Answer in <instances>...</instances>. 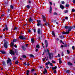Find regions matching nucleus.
<instances>
[{
	"mask_svg": "<svg viewBox=\"0 0 75 75\" xmlns=\"http://www.w3.org/2000/svg\"><path fill=\"white\" fill-rule=\"evenodd\" d=\"M68 65H72V64L70 62H69L68 63Z\"/></svg>",
	"mask_w": 75,
	"mask_h": 75,
	"instance_id": "obj_18",
	"label": "nucleus"
},
{
	"mask_svg": "<svg viewBox=\"0 0 75 75\" xmlns=\"http://www.w3.org/2000/svg\"><path fill=\"white\" fill-rule=\"evenodd\" d=\"M31 42L32 43V44H33V43L34 42V39H31Z\"/></svg>",
	"mask_w": 75,
	"mask_h": 75,
	"instance_id": "obj_20",
	"label": "nucleus"
},
{
	"mask_svg": "<svg viewBox=\"0 0 75 75\" xmlns=\"http://www.w3.org/2000/svg\"><path fill=\"white\" fill-rule=\"evenodd\" d=\"M54 15H57V13L56 12H54Z\"/></svg>",
	"mask_w": 75,
	"mask_h": 75,
	"instance_id": "obj_49",
	"label": "nucleus"
},
{
	"mask_svg": "<svg viewBox=\"0 0 75 75\" xmlns=\"http://www.w3.org/2000/svg\"><path fill=\"white\" fill-rule=\"evenodd\" d=\"M57 68V66L55 67H52V69L53 71H54V69H56Z\"/></svg>",
	"mask_w": 75,
	"mask_h": 75,
	"instance_id": "obj_12",
	"label": "nucleus"
},
{
	"mask_svg": "<svg viewBox=\"0 0 75 75\" xmlns=\"http://www.w3.org/2000/svg\"><path fill=\"white\" fill-rule=\"evenodd\" d=\"M64 28L65 29H68V30H66V32H63L62 33V34H69V31H71V30L72 29V26H65Z\"/></svg>",
	"mask_w": 75,
	"mask_h": 75,
	"instance_id": "obj_1",
	"label": "nucleus"
},
{
	"mask_svg": "<svg viewBox=\"0 0 75 75\" xmlns=\"http://www.w3.org/2000/svg\"><path fill=\"white\" fill-rule=\"evenodd\" d=\"M35 71V69H32L31 70V71L32 72H33V71Z\"/></svg>",
	"mask_w": 75,
	"mask_h": 75,
	"instance_id": "obj_45",
	"label": "nucleus"
},
{
	"mask_svg": "<svg viewBox=\"0 0 75 75\" xmlns=\"http://www.w3.org/2000/svg\"><path fill=\"white\" fill-rule=\"evenodd\" d=\"M50 65H51V66H53L52 64L50 63Z\"/></svg>",
	"mask_w": 75,
	"mask_h": 75,
	"instance_id": "obj_51",
	"label": "nucleus"
},
{
	"mask_svg": "<svg viewBox=\"0 0 75 75\" xmlns=\"http://www.w3.org/2000/svg\"><path fill=\"white\" fill-rule=\"evenodd\" d=\"M52 35H54V36H55V33H54V31H52Z\"/></svg>",
	"mask_w": 75,
	"mask_h": 75,
	"instance_id": "obj_25",
	"label": "nucleus"
},
{
	"mask_svg": "<svg viewBox=\"0 0 75 75\" xmlns=\"http://www.w3.org/2000/svg\"><path fill=\"white\" fill-rule=\"evenodd\" d=\"M8 31V28H7V25H5V28L4 29H3V30L4 31Z\"/></svg>",
	"mask_w": 75,
	"mask_h": 75,
	"instance_id": "obj_6",
	"label": "nucleus"
},
{
	"mask_svg": "<svg viewBox=\"0 0 75 75\" xmlns=\"http://www.w3.org/2000/svg\"><path fill=\"white\" fill-rule=\"evenodd\" d=\"M54 74H56V73H57V71L56 70L54 71Z\"/></svg>",
	"mask_w": 75,
	"mask_h": 75,
	"instance_id": "obj_55",
	"label": "nucleus"
},
{
	"mask_svg": "<svg viewBox=\"0 0 75 75\" xmlns=\"http://www.w3.org/2000/svg\"><path fill=\"white\" fill-rule=\"evenodd\" d=\"M60 8H62V9H63V8H64V6L62 5H60Z\"/></svg>",
	"mask_w": 75,
	"mask_h": 75,
	"instance_id": "obj_17",
	"label": "nucleus"
},
{
	"mask_svg": "<svg viewBox=\"0 0 75 75\" xmlns=\"http://www.w3.org/2000/svg\"><path fill=\"white\" fill-rule=\"evenodd\" d=\"M72 12H74V11H75V9H72Z\"/></svg>",
	"mask_w": 75,
	"mask_h": 75,
	"instance_id": "obj_40",
	"label": "nucleus"
},
{
	"mask_svg": "<svg viewBox=\"0 0 75 75\" xmlns=\"http://www.w3.org/2000/svg\"><path fill=\"white\" fill-rule=\"evenodd\" d=\"M64 13H68V10H66L64 11Z\"/></svg>",
	"mask_w": 75,
	"mask_h": 75,
	"instance_id": "obj_33",
	"label": "nucleus"
},
{
	"mask_svg": "<svg viewBox=\"0 0 75 75\" xmlns=\"http://www.w3.org/2000/svg\"><path fill=\"white\" fill-rule=\"evenodd\" d=\"M49 3H50V5H52V2H50Z\"/></svg>",
	"mask_w": 75,
	"mask_h": 75,
	"instance_id": "obj_59",
	"label": "nucleus"
},
{
	"mask_svg": "<svg viewBox=\"0 0 75 75\" xmlns=\"http://www.w3.org/2000/svg\"><path fill=\"white\" fill-rule=\"evenodd\" d=\"M66 20H67V19H68V17H66L65 18Z\"/></svg>",
	"mask_w": 75,
	"mask_h": 75,
	"instance_id": "obj_62",
	"label": "nucleus"
},
{
	"mask_svg": "<svg viewBox=\"0 0 75 75\" xmlns=\"http://www.w3.org/2000/svg\"><path fill=\"white\" fill-rule=\"evenodd\" d=\"M3 54H6V52H4V51L1 50L0 51Z\"/></svg>",
	"mask_w": 75,
	"mask_h": 75,
	"instance_id": "obj_15",
	"label": "nucleus"
},
{
	"mask_svg": "<svg viewBox=\"0 0 75 75\" xmlns=\"http://www.w3.org/2000/svg\"><path fill=\"white\" fill-rule=\"evenodd\" d=\"M10 7L12 9H13L14 8V7H13V5H11Z\"/></svg>",
	"mask_w": 75,
	"mask_h": 75,
	"instance_id": "obj_34",
	"label": "nucleus"
},
{
	"mask_svg": "<svg viewBox=\"0 0 75 75\" xmlns=\"http://www.w3.org/2000/svg\"><path fill=\"white\" fill-rule=\"evenodd\" d=\"M28 32L29 33H30V32H31V30H28Z\"/></svg>",
	"mask_w": 75,
	"mask_h": 75,
	"instance_id": "obj_58",
	"label": "nucleus"
},
{
	"mask_svg": "<svg viewBox=\"0 0 75 75\" xmlns=\"http://www.w3.org/2000/svg\"><path fill=\"white\" fill-rule=\"evenodd\" d=\"M7 44H8V42H6L4 44V46L5 48H7Z\"/></svg>",
	"mask_w": 75,
	"mask_h": 75,
	"instance_id": "obj_8",
	"label": "nucleus"
},
{
	"mask_svg": "<svg viewBox=\"0 0 75 75\" xmlns=\"http://www.w3.org/2000/svg\"><path fill=\"white\" fill-rule=\"evenodd\" d=\"M72 48L73 50H75V46H73L72 47Z\"/></svg>",
	"mask_w": 75,
	"mask_h": 75,
	"instance_id": "obj_43",
	"label": "nucleus"
},
{
	"mask_svg": "<svg viewBox=\"0 0 75 75\" xmlns=\"http://www.w3.org/2000/svg\"><path fill=\"white\" fill-rule=\"evenodd\" d=\"M42 17L43 18V20L44 22L45 25H47V23L46 22V18L44 16V15H42Z\"/></svg>",
	"mask_w": 75,
	"mask_h": 75,
	"instance_id": "obj_2",
	"label": "nucleus"
},
{
	"mask_svg": "<svg viewBox=\"0 0 75 75\" xmlns=\"http://www.w3.org/2000/svg\"><path fill=\"white\" fill-rule=\"evenodd\" d=\"M52 63H54V64H55V61H54V60H52Z\"/></svg>",
	"mask_w": 75,
	"mask_h": 75,
	"instance_id": "obj_41",
	"label": "nucleus"
},
{
	"mask_svg": "<svg viewBox=\"0 0 75 75\" xmlns=\"http://www.w3.org/2000/svg\"><path fill=\"white\" fill-rule=\"evenodd\" d=\"M14 43L13 42H11V46L12 47H13L14 46Z\"/></svg>",
	"mask_w": 75,
	"mask_h": 75,
	"instance_id": "obj_23",
	"label": "nucleus"
},
{
	"mask_svg": "<svg viewBox=\"0 0 75 75\" xmlns=\"http://www.w3.org/2000/svg\"><path fill=\"white\" fill-rule=\"evenodd\" d=\"M9 53L10 54H11V55H12H12H14L15 54V52H14L12 50H10Z\"/></svg>",
	"mask_w": 75,
	"mask_h": 75,
	"instance_id": "obj_5",
	"label": "nucleus"
},
{
	"mask_svg": "<svg viewBox=\"0 0 75 75\" xmlns=\"http://www.w3.org/2000/svg\"><path fill=\"white\" fill-rule=\"evenodd\" d=\"M49 57L50 59H52L53 57V55H52V53H50L49 56Z\"/></svg>",
	"mask_w": 75,
	"mask_h": 75,
	"instance_id": "obj_4",
	"label": "nucleus"
},
{
	"mask_svg": "<svg viewBox=\"0 0 75 75\" xmlns=\"http://www.w3.org/2000/svg\"><path fill=\"white\" fill-rule=\"evenodd\" d=\"M62 56H64V54H63V52H62Z\"/></svg>",
	"mask_w": 75,
	"mask_h": 75,
	"instance_id": "obj_61",
	"label": "nucleus"
},
{
	"mask_svg": "<svg viewBox=\"0 0 75 75\" xmlns=\"http://www.w3.org/2000/svg\"><path fill=\"white\" fill-rule=\"evenodd\" d=\"M14 46V47H15V48H17V45H15Z\"/></svg>",
	"mask_w": 75,
	"mask_h": 75,
	"instance_id": "obj_54",
	"label": "nucleus"
},
{
	"mask_svg": "<svg viewBox=\"0 0 75 75\" xmlns=\"http://www.w3.org/2000/svg\"><path fill=\"white\" fill-rule=\"evenodd\" d=\"M66 7H69V5L68 4H66Z\"/></svg>",
	"mask_w": 75,
	"mask_h": 75,
	"instance_id": "obj_30",
	"label": "nucleus"
},
{
	"mask_svg": "<svg viewBox=\"0 0 75 75\" xmlns=\"http://www.w3.org/2000/svg\"><path fill=\"white\" fill-rule=\"evenodd\" d=\"M38 26H40V25H42L41 23H38L37 24Z\"/></svg>",
	"mask_w": 75,
	"mask_h": 75,
	"instance_id": "obj_21",
	"label": "nucleus"
},
{
	"mask_svg": "<svg viewBox=\"0 0 75 75\" xmlns=\"http://www.w3.org/2000/svg\"><path fill=\"white\" fill-rule=\"evenodd\" d=\"M47 70H46V69H45L44 71L43 72V73L44 74H45V73H47Z\"/></svg>",
	"mask_w": 75,
	"mask_h": 75,
	"instance_id": "obj_14",
	"label": "nucleus"
},
{
	"mask_svg": "<svg viewBox=\"0 0 75 75\" xmlns=\"http://www.w3.org/2000/svg\"><path fill=\"white\" fill-rule=\"evenodd\" d=\"M50 62L49 61L48 62L46 63L45 65H48V64L50 65Z\"/></svg>",
	"mask_w": 75,
	"mask_h": 75,
	"instance_id": "obj_19",
	"label": "nucleus"
},
{
	"mask_svg": "<svg viewBox=\"0 0 75 75\" xmlns=\"http://www.w3.org/2000/svg\"><path fill=\"white\" fill-rule=\"evenodd\" d=\"M67 52L68 54H69L70 53V51H69V50H67Z\"/></svg>",
	"mask_w": 75,
	"mask_h": 75,
	"instance_id": "obj_37",
	"label": "nucleus"
},
{
	"mask_svg": "<svg viewBox=\"0 0 75 75\" xmlns=\"http://www.w3.org/2000/svg\"><path fill=\"white\" fill-rule=\"evenodd\" d=\"M45 42L46 44V47H48V42H47V41L46 40H45Z\"/></svg>",
	"mask_w": 75,
	"mask_h": 75,
	"instance_id": "obj_11",
	"label": "nucleus"
},
{
	"mask_svg": "<svg viewBox=\"0 0 75 75\" xmlns=\"http://www.w3.org/2000/svg\"><path fill=\"white\" fill-rule=\"evenodd\" d=\"M18 63V61H16L15 62V64H17Z\"/></svg>",
	"mask_w": 75,
	"mask_h": 75,
	"instance_id": "obj_36",
	"label": "nucleus"
},
{
	"mask_svg": "<svg viewBox=\"0 0 75 75\" xmlns=\"http://www.w3.org/2000/svg\"><path fill=\"white\" fill-rule=\"evenodd\" d=\"M47 51L48 52V54H49V50H48V49H47Z\"/></svg>",
	"mask_w": 75,
	"mask_h": 75,
	"instance_id": "obj_46",
	"label": "nucleus"
},
{
	"mask_svg": "<svg viewBox=\"0 0 75 75\" xmlns=\"http://www.w3.org/2000/svg\"><path fill=\"white\" fill-rule=\"evenodd\" d=\"M3 65L4 67H6V62H4V61H3Z\"/></svg>",
	"mask_w": 75,
	"mask_h": 75,
	"instance_id": "obj_9",
	"label": "nucleus"
},
{
	"mask_svg": "<svg viewBox=\"0 0 75 75\" xmlns=\"http://www.w3.org/2000/svg\"><path fill=\"white\" fill-rule=\"evenodd\" d=\"M16 59V57H14L13 58V60H14V59Z\"/></svg>",
	"mask_w": 75,
	"mask_h": 75,
	"instance_id": "obj_47",
	"label": "nucleus"
},
{
	"mask_svg": "<svg viewBox=\"0 0 75 75\" xmlns=\"http://www.w3.org/2000/svg\"><path fill=\"white\" fill-rule=\"evenodd\" d=\"M61 3L62 4H65V2H64V1H62L61 2Z\"/></svg>",
	"mask_w": 75,
	"mask_h": 75,
	"instance_id": "obj_35",
	"label": "nucleus"
},
{
	"mask_svg": "<svg viewBox=\"0 0 75 75\" xmlns=\"http://www.w3.org/2000/svg\"><path fill=\"white\" fill-rule=\"evenodd\" d=\"M27 8H30V6L27 5Z\"/></svg>",
	"mask_w": 75,
	"mask_h": 75,
	"instance_id": "obj_38",
	"label": "nucleus"
},
{
	"mask_svg": "<svg viewBox=\"0 0 75 75\" xmlns=\"http://www.w3.org/2000/svg\"><path fill=\"white\" fill-rule=\"evenodd\" d=\"M36 48H40V46L38 45H36Z\"/></svg>",
	"mask_w": 75,
	"mask_h": 75,
	"instance_id": "obj_32",
	"label": "nucleus"
},
{
	"mask_svg": "<svg viewBox=\"0 0 75 75\" xmlns=\"http://www.w3.org/2000/svg\"><path fill=\"white\" fill-rule=\"evenodd\" d=\"M59 37L61 38H62V39L64 38V36H59Z\"/></svg>",
	"mask_w": 75,
	"mask_h": 75,
	"instance_id": "obj_26",
	"label": "nucleus"
},
{
	"mask_svg": "<svg viewBox=\"0 0 75 75\" xmlns=\"http://www.w3.org/2000/svg\"><path fill=\"white\" fill-rule=\"evenodd\" d=\"M29 72H30V71L29 70L27 71V75H28L29 74Z\"/></svg>",
	"mask_w": 75,
	"mask_h": 75,
	"instance_id": "obj_29",
	"label": "nucleus"
},
{
	"mask_svg": "<svg viewBox=\"0 0 75 75\" xmlns=\"http://www.w3.org/2000/svg\"><path fill=\"white\" fill-rule=\"evenodd\" d=\"M72 27V28L74 29L75 28V25H74Z\"/></svg>",
	"mask_w": 75,
	"mask_h": 75,
	"instance_id": "obj_50",
	"label": "nucleus"
},
{
	"mask_svg": "<svg viewBox=\"0 0 75 75\" xmlns=\"http://www.w3.org/2000/svg\"><path fill=\"white\" fill-rule=\"evenodd\" d=\"M59 64H61L62 63V61H59Z\"/></svg>",
	"mask_w": 75,
	"mask_h": 75,
	"instance_id": "obj_52",
	"label": "nucleus"
},
{
	"mask_svg": "<svg viewBox=\"0 0 75 75\" xmlns=\"http://www.w3.org/2000/svg\"><path fill=\"white\" fill-rule=\"evenodd\" d=\"M61 58H59V61H61Z\"/></svg>",
	"mask_w": 75,
	"mask_h": 75,
	"instance_id": "obj_57",
	"label": "nucleus"
},
{
	"mask_svg": "<svg viewBox=\"0 0 75 75\" xmlns=\"http://www.w3.org/2000/svg\"><path fill=\"white\" fill-rule=\"evenodd\" d=\"M73 3H74V4L75 3V0H73Z\"/></svg>",
	"mask_w": 75,
	"mask_h": 75,
	"instance_id": "obj_48",
	"label": "nucleus"
},
{
	"mask_svg": "<svg viewBox=\"0 0 75 75\" xmlns=\"http://www.w3.org/2000/svg\"><path fill=\"white\" fill-rule=\"evenodd\" d=\"M58 56L59 57H60V54H58Z\"/></svg>",
	"mask_w": 75,
	"mask_h": 75,
	"instance_id": "obj_60",
	"label": "nucleus"
},
{
	"mask_svg": "<svg viewBox=\"0 0 75 75\" xmlns=\"http://www.w3.org/2000/svg\"><path fill=\"white\" fill-rule=\"evenodd\" d=\"M30 57H32V58H34V56L33 54H30Z\"/></svg>",
	"mask_w": 75,
	"mask_h": 75,
	"instance_id": "obj_24",
	"label": "nucleus"
},
{
	"mask_svg": "<svg viewBox=\"0 0 75 75\" xmlns=\"http://www.w3.org/2000/svg\"><path fill=\"white\" fill-rule=\"evenodd\" d=\"M29 22H32V21H33V20L30 18L29 20Z\"/></svg>",
	"mask_w": 75,
	"mask_h": 75,
	"instance_id": "obj_28",
	"label": "nucleus"
},
{
	"mask_svg": "<svg viewBox=\"0 0 75 75\" xmlns=\"http://www.w3.org/2000/svg\"><path fill=\"white\" fill-rule=\"evenodd\" d=\"M16 41H17V39H14L13 40V42H16Z\"/></svg>",
	"mask_w": 75,
	"mask_h": 75,
	"instance_id": "obj_27",
	"label": "nucleus"
},
{
	"mask_svg": "<svg viewBox=\"0 0 75 75\" xmlns=\"http://www.w3.org/2000/svg\"><path fill=\"white\" fill-rule=\"evenodd\" d=\"M33 31H34V33H35V32H36V29H34Z\"/></svg>",
	"mask_w": 75,
	"mask_h": 75,
	"instance_id": "obj_42",
	"label": "nucleus"
},
{
	"mask_svg": "<svg viewBox=\"0 0 75 75\" xmlns=\"http://www.w3.org/2000/svg\"><path fill=\"white\" fill-rule=\"evenodd\" d=\"M19 38L22 40H25V37L22 36H19Z\"/></svg>",
	"mask_w": 75,
	"mask_h": 75,
	"instance_id": "obj_7",
	"label": "nucleus"
},
{
	"mask_svg": "<svg viewBox=\"0 0 75 75\" xmlns=\"http://www.w3.org/2000/svg\"><path fill=\"white\" fill-rule=\"evenodd\" d=\"M23 58H26V56L24 55L23 56Z\"/></svg>",
	"mask_w": 75,
	"mask_h": 75,
	"instance_id": "obj_44",
	"label": "nucleus"
},
{
	"mask_svg": "<svg viewBox=\"0 0 75 75\" xmlns=\"http://www.w3.org/2000/svg\"><path fill=\"white\" fill-rule=\"evenodd\" d=\"M51 11H52V7L50 6V11H49V12L50 13H51Z\"/></svg>",
	"mask_w": 75,
	"mask_h": 75,
	"instance_id": "obj_13",
	"label": "nucleus"
},
{
	"mask_svg": "<svg viewBox=\"0 0 75 75\" xmlns=\"http://www.w3.org/2000/svg\"><path fill=\"white\" fill-rule=\"evenodd\" d=\"M38 49H36L35 50V51L36 52H37V51H38Z\"/></svg>",
	"mask_w": 75,
	"mask_h": 75,
	"instance_id": "obj_56",
	"label": "nucleus"
},
{
	"mask_svg": "<svg viewBox=\"0 0 75 75\" xmlns=\"http://www.w3.org/2000/svg\"><path fill=\"white\" fill-rule=\"evenodd\" d=\"M38 34H40L41 33V29L38 28Z\"/></svg>",
	"mask_w": 75,
	"mask_h": 75,
	"instance_id": "obj_10",
	"label": "nucleus"
},
{
	"mask_svg": "<svg viewBox=\"0 0 75 75\" xmlns=\"http://www.w3.org/2000/svg\"><path fill=\"white\" fill-rule=\"evenodd\" d=\"M24 65H27V64L26 63V62L24 63Z\"/></svg>",
	"mask_w": 75,
	"mask_h": 75,
	"instance_id": "obj_53",
	"label": "nucleus"
},
{
	"mask_svg": "<svg viewBox=\"0 0 75 75\" xmlns=\"http://www.w3.org/2000/svg\"><path fill=\"white\" fill-rule=\"evenodd\" d=\"M10 11H11V10H10V9H8V11H7V13H9V12H10Z\"/></svg>",
	"mask_w": 75,
	"mask_h": 75,
	"instance_id": "obj_31",
	"label": "nucleus"
},
{
	"mask_svg": "<svg viewBox=\"0 0 75 75\" xmlns=\"http://www.w3.org/2000/svg\"><path fill=\"white\" fill-rule=\"evenodd\" d=\"M6 62L7 64H9L10 65H11V60L9 58H8V59L7 60Z\"/></svg>",
	"mask_w": 75,
	"mask_h": 75,
	"instance_id": "obj_3",
	"label": "nucleus"
},
{
	"mask_svg": "<svg viewBox=\"0 0 75 75\" xmlns=\"http://www.w3.org/2000/svg\"><path fill=\"white\" fill-rule=\"evenodd\" d=\"M22 48H23L24 51H25V49H26V48L25 47V46H22Z\"/></svg>",
	"mask_w": 75,
	"mask_h": 75,
	"instance_id": "obj_16",
	"label": "nucleus"
},
{
	"mask_svg": "<svg viewBox=\"0 0 75 75\" xmlns=\"http://www.w3.org/2000/svg\"><path fill=\"white\" fill-rule=\"evenodd\" d=\"M69 70H68L67 71H66V73H67V74H68L69 73Z\"/></svg>",
	"mask_w": 75,
	"mask_h": 75,
	"instance_id": "obj_39",
	"label": "nucleus"
},
{
	"mask_svg": "<svg viewBox=\"0 0 75 75\" xmlns=\"http://www.w3.org/2000/svg\"><path fill=\"white\" fill-rule=\"evenodd\" d=\"M37 21L38 23H41V21H40V20H37Z\"/></svg>",
	"mask_w": 75,
	"mask_h": 75,
	"instance_id": "obj_22",
	"label": "nucleus"
},
{
	"mask_svg": "<svg viewBox=\"0 0 75 75\" xmlns=\"http://www.w3.org/2000/svg\"><path fill=\"white\" fill-rule=\"evenodd\" d=\"M45 58H44L42 59V61H45Z\"/></svg>",
	"mask_w": 75,
	"mask_h": 75,
	"instance_id": "obj_63",
	"label": "nucleus"
},
{
	"mask_svg": "<svg viewBox=\"0 0 75 75\" xmlns=\"http://www.w3.org/2000/svg\"><path fill=\"white\" fill-rule=\"evenodd\" d=\"M30 65V64L29 63H27V65H28H28Z\"/></svg>",
	"mask_w": 75,
	"mask_h": 75,
	"instance_id": "obj_64",
	"label": "nucleus"
}]
</instances>
